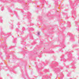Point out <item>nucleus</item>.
Wrapping results in <instances>:
<instances>
[{
	"instance_id": "f257e3e1",
	"label": "nucleus",
	"mask_w": 79,
	"mask_h": 79,
	"mask_svg": "<svg viewBox=\"0 0 79 79\" xmlns=\"http://www.w3.org/2000/svg\"><path fill=\"white\" fill-rule=\"evenodd\" d=\"M38 35H40V32H38Z\"/></svg>"
}]
</instances>
